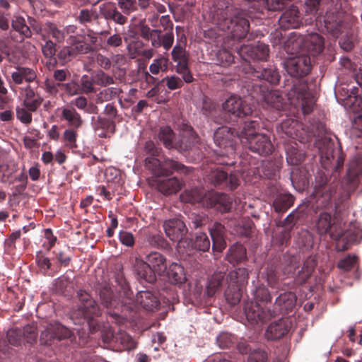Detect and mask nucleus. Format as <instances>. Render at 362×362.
Returning a JSON list of instances; mask_svg holds the SVG:
<instances>
[{
    "label": "nucleus",
    "mask_w": 362,
    "mask_h": 362,
    "mask_svg": "<svg viewBox=\"0 0 362 362\" xmlns=\"http://www.w3.org/2000/svg\"><path fill=\"white\" fill-rule=\"evenodd\" d=\"M336 192L334 186L329 184L325 174L316 177V183L313 195L317 208H327L332 204V197Z\"/></svg>",
    "instance_id": "9b49d317"
},
{
    "label": "nucleus",
    "mask_w": 362,
    "mask_h": 362,
    "mask_svg": "<svg viewBox=\"0 0 362 362\" xmlns=\"http://www.w3.org/2000/svg\"><path fill=\"white\" fill-rule=\"evenodd\" d=\"M99 295L102 300V303L108 309H115L116 310L110 311L109 314L116 320L119 317L118 311L120 308L125 307L130 302L125 298L122 297L123 299L120 301L115 298L112 290L108 284H104L101 285L99 288Z\"/></svg>",
    "instance_id": "a211bd4d"
},
{
    "label": "nucleus",
    "mask_w": 362,
    "mask_h": 362,
    "mask_svg": "<svg viewBox=\"0 0 362 362\" xmlns=\"http://www.w3.org/2000/svg\"><path fill=\"white\" fill-rule=\"evenodd\" d=\"M99 14L106 21H112L119 25H124L127 23V17L122 14L111 1L101 4L99 6Z\"/></svg>",
    "instance_id": "c756f323"
},
{
    "label": "nucleus",
    "mask_w": 362,
    "mask_h": 362,
    "mask_svg": "<svg viewBox=\"0 0 362 362\" xmlns=\"http://www.w3.org/2000/svg\"><path fill=\"white\" fill-rule=\"evenodd\" d=\"M291 327V322L288 319L281 318L269 325L265 336L269 340H278L287 334Z\"/></svg>",
    "instance_id": "7c9ffc66"
},
{
    "label": "nucleus",
    "mask_w": 362,
    "mask_h": 362,
    "mask_svg": "<svg viewBox=\"0 0 362 362\" xmlns=\"http://www.w3.org/2000/svg\"><path fill=\"white\" fill-rule=\"evenodd\" d=\"M136 303L146 310H153L159 306L157 297L149 291H139L136 296Z\"/></svg>",
    "instance_id": "79ce46f5"
},
{
    "label": "nucleus",
    "mask_w": 362,
    "mask_h": 362,
    "mask_svg": "<svg viewBox=\"0 0 362 362\" xmlns=\"http://www.w3.org/2000/svg\"><path fill=\"white\" fill-rule=\"evenodd\" d=\"M172 59L176 65L175 70L182 77L183 81L187 83L194 81V78L189 67V57L187 54L185 45L177 44L171 52Z\"/></svg>",
    "instance_id": "4468645a"
},
{
    "label": "nucleus",
    "mask_w": 362,
    "mask_h": 362,
    "mask_svg": "<svg viewBox=\"0 0 362 362\" xmlns=\"http://www.w3.org/2000/svg\"><path fill=\"white\" fill-rule=\"evenodd\" d=\"M60 118L66 122L69 128L79 129L83 124L81 115L72 106H66L62 108Z\"/></svg>",
    "instance_id": "58836bf2"
},
{
    "label": "nucleus",
    "mask_w": 362,
    "mask_h": 362,
    "mask_svg": "<svg viewBox=\"0 0 362 362\" xmlns=\"http://www.w3.org/2000/svg\"><path fill=\"white\" fill-rule=\"evenodd\" d=\"M141 36L151 41L152 47L158 48L163 47L165 50H169L174 42V34L172 32H166L162 34L160 30H151L148 25H141L140 28Z\"/></svg>",
    "instance_id": "2eb2a0df"
},
{
    "label": "nucleus",
    "mask_w": 362,
    "mask_h": 362,
    "mask_svg": "<svg viewBox=\"0 0 362 362\" xmlns=\"http://www.w3.org/2000/svg\"><path fill=\"white\" fill-rule=\"evenodd\" d=\"M234 56L226 49L213 50L210 53L211 62L223 67L230 66L234 62Z\"/></svg>",
    "instance_id": "a18cd8bd"
},
{
    "label": "nucleus",
    "mask_w": 362,
    "mask_h": 362,
    "mask_svg": "<svg viewBox=\"0 0 362 362\" xmlns=\"http://www.w3.org/2000/svg\"><path fill=\"white\" fill-rule=\"evenodd\" d=\"M302 24V18L297 6H291L281 16L279 25L284 29L298 28Z\"/></svg>",
    "instance_id": "2f4dec72"
},
{
    "label": "nucleus",
    "mask_w": 362,
    "mask_h": 362,
    "mask_svg": "<svg viewBox=\"0 0 362 362\" xmlns=\"http://www.w3.org/2000/svg\"><path fill=\"white\" fill-rule=\"evenodd\" d=\"M347 98L345 100V106L353 112H358L362 110V98L358 95V88L355 86H350L346 92Z\"/></svg>",
    "instance_id": "49530a36"
},
{
    "label": "nucleus",
    "mask_w": 362,
    "mask_h": 362,
    "mask_svg": "<svg viewBox=\"0 0 362 362\" xmlns=\"http://www.w3.org/2000/svg\"><path fill=\"white\" fill-rule=\"evenodd\" d=\"M298 125L296 120L293 119H287L281 122V129L286 136L293 139L296 136V129Z\"/></svg>",
    "instance_id": "774afa93"
},
{
    "label": "nucleus",
    "mask_w": 362,
    "mask_h": 362,
    "mask_svg": "<svg viewBox=\"0 0 362 362\" xmlns=\"http://www.w3.org/2000/svg\"><path fill=\"white\" fill-rule=\"evenodd\" d=\"M251 69L254 77L264 80L271 84L276 85L279 83L280 75L276 68L270 66L268 68L256 67Z\"/></svg>",
    "instance_id": "ea45409f"
},
{
    "label": "nucleus",
    "mask_w": 362,
    "mask_h": 362,
    "mask_svg": "<svg viewBox=\"0 0 362 362\" xmlns=\"http://www.w3.org/2000/svg\"><path fill=\"white\" fill-rule=\"evenodd\" d=\"M212 239V249L214 252H221L226 247L225 240L226 229L223 225L216 222L209 229Z\"/></svg>",
    "instance_id": "473e14b6"
},
{
    "label": "nucleus",
    "mask_w": 362,
    "mask_h": 362,
    "mask_svg": "<svg viewBox=\"0 0 362 362\" xmlns=\"http://www.w3.org/2000/svg\"><path fill=\"white\" fill-rule=\"evenodd\" d=\"M280 261L282 272L284 275L289 276L293 274L298 267L300 257L286 253L282 256Z\"/></svg>",
    "instance_id": "de8ad7c7"
},
{
    "label": "nucleus",
    "mask_w": 362,
    "mask_h": 362,
    "mask_svg": "<svg viewBox=\"0 0 362 362\" xmlns=\"http://www.w3.org/2000/svg\"><path fill=\"white\" fill-rule=\"evenodd\" d=\"M226 259L230 264H238L246 259V249L241 244H233L229 248Z\"/></svg>",
    "instance_id": "09e8293b"
},
{
    "label": "nucleus",
    "mask_w": 362,
    "mask_h": 362,
    "mask_svg": "<svg viewBox=\"0 0 362 362\" xmlns=\"http://www.w3.org/2000/svg\"><path fill=\"white\" fill-rule=\"evenodd\" d=\"M320 162L323 168L327 170L337 156L336 164L334 167V174L343 169L344 156L342 153L334 151V143L330 139L325 138L318 143ZM336 177V175H334Z\"/></svg>",
    "instance_id": "9d476101"
},
{
    "label": "nucleus",
    "mask_w": 362,
    "mask_h": 362,
    "mask_svg": "<svg viewBox=\"0 0 362 362\" xmlns=\"http://www.w3.org/2000/svg\"><path fill=\"white\" fill-rule=\"evenodd\" d=\"M248 279L249 273L245 268L240 267L229 272L226 279L228 287L225 291V296L229 303L236 305L240 302Z\"/></svg>",
    "instance_id": "423d86ee"
},
{
    "label": "nucleus",
    "mask_w": 362,
    "mask_h": 362,
    "mask_svg": "<svg viewBox=\"0 0 362 362\" xmlns=\"http://www.w3.org/2000/svg\"><path fill=\"white\" fill-rule=\"evenodd\" d=\"M208 180L215 187L229 190L236 189L240 185V179L236 174H228L219 168L211 170L208 175Z\"/></svg>",
    "instance_id": "6ab92c4d"
},
{
    "label": "nucleus",
    "mask_w": 362,
    "mask_h": 362,
    "mask_svg": "<svg viewBox=\"0 0 362 362\" xmlns=\"http://www.w3.org/2000/svg\"><path fill=\"white\" fill-rule=\"evenodd\" d=\"M204 206L214 208L221 213H226L232 207V200L226 194L211 192L205 194Z\"/></svg>",
    "instance_id": "5701e85b"
},
{
    "label": "nucleus",
    "mask_w": 362,
    "mask_h": 362,
    "mask_svg": "<svg viewBox=\"0 0 362 362\" xmlns=\"http://www.w3.org/2000/svg\"><path fill=\"white\" fill-rule=\"evenodd\" d=\"M317 265L315 257L309 256L303 262L301 269L298 272L295 277V284L302 285L306 283L308 279L312 276L313 272Z\"/></svg>",
    "instance_id": "a19ab883"
},
{
    "label": "nucleus",
    "mask_w": 362,
    "mask_h": 362,
    "mask_svg": "<svg viewBox=\"0 0 362 362\" xmlns=\"http://www.w3.org/2000/svg\"><path fill=\"white\" fill-rule=\"evenodd\" d=\"M43 97L30 85H27L24 88L23 105L32 112H36L41 106Z\"/></svg>",
    "instance_id": "f704fd0d"
},
{
    "label": "nucleus",
    "mask_w": 362,
    "mask_h": 362,
    "mask_svg": "<svg viewBox=\"0 0 362 362\" xmlns=\"http://www.w3.org/2000/svg\"><path fill=\"white\" fill-rule=\"evenodd\" d=\"M285 69L291 76L304 77L312 69L310 57L305 53H301L291 57L285 62Z\"/></svg>",
    "instance_id": "dca6fc26"
},
{
    "label": "nucleus",
    "mask_w": 362,
    "mask_h": 362,
    "mask_svg": "<svg viewBox=\"0 0 362 362\" xmlns=\"http://www.w3.org/2000/svg\"><path fill=\"white\" fill-rule=\"evenodd\" d=\"M182 187V182L175 177L159 180L157 183L158 191L164 195L176 194Z\"/></svg>",
    "instance_id": "37998d69"
},
{
    "label": "nucleus",
    "mask_w": 362,
    "mask_h": 362,
    "mask_svg": "<svg viewBox=\"0 0 362 362\" xmlns=\"http://www.w3.org/2000/svg\"><path fill=\"white\" fill-rule=\"evenodd\" d=\"M250 115L251 117L244 122L242 130L240 133L236 132L238 139L243 145L252 138L255 137V136L260 134L257 132L261 128V118L257 115L253 116L252 113Z\"/></svg>",
    "instance_id": "c85d7f7f"
},
{
    "label": "nucleus",
    "mask_w": 362,
    "mask_h": 362,
    "mask_svg": "<svg viewBox=\"0 0 362 362\" xmlns=\"http://www.w3.org/2000/svg\"><path fill=\"white\" fill-rule=\"evenodd\" d=\"M169 280L174 284H182L186 280L184 268L179 264L172 263L167 272Z\"/></svg>",
    "instance_id": "603ef678"
},
{
    "label": "nucleus",
    "mask_w": 362,
    "mask_h": 362,
    "mask_svg": "<svg viewBox=\"0 0 362 362\" xmlns=\"http://www.w3.org/2000/svg\"><path fill=\"white\" fill-rule=\"evenodd\" d=\"M362 174V156H356L348 164L346 176L351 187L356 188Z\"/></svg>",
    "instance_id": "72a5a7b5"
},
{
    "label": "nucleus",
    "mask_w": 362,
    "mask_h": 362,
    "mask_svg": "<svg viewBox=\"0 0 362 362\" xmlns=\"http://www.w3.org/2000/svg\"><path fill=\"white\" fill-rule=\"evenodd\" d=\"M115 344L125 351H132L136 348V341L124 331H119L115 333Z\"/></svg>",
    "instance_id": "8fccbe9b"
},
{
    "label": "nucleus",
    "mask_w": 362,
    "mask_h": 362,
    "mask_svg": "<svg viewBox=\"0 0 362 362\" xmlns=\"http://www.w3.org/2000/svg\"><path fill=\"white\" fill-rule=\"evenodd\" d=\"M244 146L250 151L262 156L271 154L274 150V146L270 138L264 134L255 136V137L245 144Z\"/></svg>",
    "instance_id": "393cba45"
},
{
    "label": "nucleus",
    "mask_w": 362,
    "mask_h": 362,
    "mask_svg": "<svg viewBox=\"0 0 362 362\" xmlns=\"http://www.w3.org/2000/svg\"><path fill=\"white\" fill-rule=\"evenodd\" d=\"M92 75L95 85L106 87L115 83L113 77L107 74L102 70H98Z\"/></svg>",
    "instance_id": "e2e57ef3"
},
{
    "label": "nucleus",
    "mask_w": 362,
    "mask_h": 362,
    "mask_svg": "<svg viewBox=\"0 0 362 362\" xmlns=\"http://www.w3.org/2000/svg\"><path fill=\"white\" fill-rule=\"evenodd\" d=\"M23 341L28 344H33L36 341L37 332L35 325H27L21 329Z\"/></svg>",
    "instance_id": "0e129e2a"
},
{
    "label": "nucleus",
    "mask_w": 362,
    "mask_h": 362,
    "mask_svg": "<svg viewBox=\"0 0 362 362\" xmlns=\"http://www.w3.org/2000/svg\"><path fill=\"white\" fill-rule=\"evenodd\" d=\"M296 296L293 292H285L280 294L275 300L272 311L273 317L276 315H286L293 310L296 304Z\"/></svg>",
    "instance_id": "bb28decb"
},
{
    "label": "nucleus",
    "mask_w": 362,
    "mask_h": 362,
    "mask_svg": "<svg viewBox=\"0 0 362 362\" xmlns=\"http://www.w3.org/2000/svg\"><path fill=\"white\" fill-rule=\"evenodd\" d=\"M49 326L50 330L56 339L62 340L69 338L71 335V332L60 323L50 324Z\"/></svg>",
    "instance_id": "680f3d73"
},
{
    "label": "nucleus",
    "mask_w": 362,
    "mask_h": 362,
    "mask_svg": "<svg viewBox=\"0 0 362 362\" xmlns=\"http://www.w3.org/2000/svg\"><path fill=\"white\" fill-rule=\"evenodd\" d=\"M294 197L289 193H281L276 196L272 206L278 214L285 213L294 203Z\"/></svg>",
    "instance_id": "c03bdc74"
},
{
    "label": "nucleus",
    "mask_w": 362,
    "mask_h": 362,
    "mask_svg": "<svg viewBox=\"0 0 362 362\" xmlns=\"http://www.w3.org/2000/svg\"><path fill=\"white\" fill-rule=\"evenodd\" d=\"M37 70L35 69L17 65L14 66L13 71L11 73V78L8 79V83L19 86L24 82L30 85L37 80Z\"/></svg>",
    "instance_id": "a878e982"
},
{
    "label": "nucleus",
    "mask_w": 362,
    "mask_h": 362,
    "mask_svg": "<svg viewBox=\"0 0 362 362\" xmlns=\"http://www.w3.org/2000/svg\"><path fill=\"white\" fill-rule=\"evenodd\" d=\"M237 137V133L226 126L218 128L214 134L215 144L224 150L223 155L235 153Z\"/></svg>",
    "instance_id": "f3484780"
},
{
    "label": "nucleus",
    "mask_w": 362,
    "mask_h": 362,
    "mask_svg": "<svg viewBox=\"0 0 362 362\" xmlns=\"http://www.w3.org/2000/svg\"><path fill=\"white\" fill-rule=\"evenodd\" d=\"M115 282L119 286L118 291L121 297L125 298L129 302L132 301V291L129 289L122 272H119L115 274Z\"/></svg>",
    "instance_id": "4d7b16f0"
},
{
    "label": "nucleus",
    "mask_w": 362,
    "mask_h": 362,
    "mask_svg": "<svg viewBox=\"0 0 362 362\" xmlns=\"http://www.w3.org/2000/svg\"><path fill=\"white\" fill-rule=\"evenodd\" d=\"M99 14L95 9H81L76 16V20L81 25H86L92 23L98 19Z\"/></svg>",
    "instance_id": "6e6d98bb"
},
{
    "label": "nucleus",
    "mask_w": 362,
    "mask_h": 362,
    "mask_svg": "<svg viewBox=\"0 0 362 362\" xmlns=\"http://www.w3.org/2000/svg\"><path fill=\"white\" fill-rule=\"evenodd\" d=\"M95 81H93V75L91 76L88 75H83L80 80V93L89 94L94 93L96 92V89L94 87Z\"/></svg>",
    "instance_id": "052dcab7"
},
{
    "label": "nucleus",
    "mask_w": 362,
    "mask_h": 362,
    "mask_svg": "<svg viewBox=\"0 0 362 362\" xmlns=\"http://www.w3.org/2000/svg\"><path fill=\"white\" fill-rule=\"evenodd\" d=\"M146 263L155 274L163 275L166 272L168 264L165 257L158 252H152L146 257Z\"/></svg>",
    "instance_id": "4c0bfd02"
},
{
    "label": "nucleus",
    "mask_w": 362,
    "mask_h": 362,
    "mask_svg": "<svg viewBox=\"0 0 362 362\" xmlns=\"http://www.w3.org/2000/svg\"><path fill=\"white\" fill-rule=\"evenodd\" d=\"M235 341V336L228 332H222L216 338L217 344L222 349L230 348Z\"/></svg>",
    "instance_id": "338daca9"
},
{
    "label": "nucleus",
    "mask_w": 362,
    "mask_h": 362,
    "mask_svg": "<svg viewBox=\"0 0 362 362\" xmlns=\"http://www.w3.org/2000/svg\"><path fill=\"white\" fill-rule=\"evenodd\" d=\"M223 110L225 114H229L235 119L247 117L252 113L250 105L236 95H231L224 102Z\"/></svg>",
    "instance_id": "aec40b11"
},
{
    "label": "nucleus",
    "mask_w": 362,
    "mask_h": 362,
    "mask_svg": "<svg viewBox=\"0 0 362 362\" xmlns=\"http://www.w3.org/2000/svg\"><path fill=\"white\" fill-rule=\"evenodd\" d=\"M288 98L291 103L296 100L298 105L301 106L304 115L310 114L314 108L315 99L314 95L309 91L308 83L301 80L293 81V86L288 91Z\"/></svg>",
    "instance_id": "6e6552de"
},
{
    "label": "nucleus",
    "mask_w": 362,
    "mask_h": 362,
    "mask_svg": "<svg viewBox=\"0 0 362 362\" xmlns=\"http://www.w3.org/2000/svg\"><path fill=\"white\" fill-rule=\"evenodd\" d=\"M253 88L254 91L259 95L261 100L264 102L267 108L276 111H282L286 109L287 103L279 90H269L267 86L262 83L255 84Z\"/></svg>",
    "instance_id": "ddd939ff"
},
{
    "label": "nucleus",
    "mask_w": 362,
    "mask_h": 362,
    "mask_svg": "<svg viewBox=\"0 0 362 362\" xmlns=\"http://www.w3.org/2000/svg\"><path fill=\"white\" fill-rule=\"evenodd\" d=\"M184 202L190 203H202L204 206L205 194L197 188L186 190L184 194L181 195Z\"/></svg>",
    "instance_id": "13d9d810"
},
{
    "label": "nucleus",
    "mask_w": 362,
    "mask_h": 362,
    "mask_svg": "<svg viewBox=\"0 0 362 362\" xmlns=\"http://www.w3.org/2000/svg\"><path fill=\"white\" fill-rule=\"evenodd\" d=\"M78 304L71 313V319L75 324H83L86 322L90 331L95 332L98 323L96 319L100 315L101 312L97 302L93 299L90 293L81 289L77 292Z\"/></svg>",
    "instance_id": "7ed1b4c3"
},
{
    "label": "nucleus",
    "mask_w": 362,
    "mask_h": 362,
    "mask_svg": "<svg viewBox=\"0 0 362 362\" xmlns=\"http://www.w3.org/2000/svg\"><path fill=\"white\" fill-rule=\"evenodd\" d=\"M158 139L166 148L173 149L175 148L176 143L175 134L170 127H160L158 133Z\"/></svg>",
    "instance_id": "864d4df0"
},
{
    "label": "nucleus",
    "mask_w": 362,
    "mask_h": 362,
    "mask_svg": "<svg viewBox=\"0 0 362 362\" xmlns=\"http://www.w3.org/2000/svg\"><path fill=\"white\" fill-rule=\"evenodd\" d=\"M198 137L193 128L187 124L184 126L180 139L176 141L175 149L180 153H186L195 148Z\"/></svg>",
    "instance_id": "cd10ccee"
},
{
    "label": "nucleus",
    "mask_w": 362,
    "mask_h": 362,
    "mask_svg": "<svg viewBox=\"0 0 362 362\" xmlns=\"http://www.w3.org/2000/svg\"><path fill=\"white\" fill-rule=\"evenodd\" d=\"M146 167L156 177L170 176L174 172L187 175L191 172L189 168L172 158H164L163 161L157 158H146Z\"/></svg>",
    "instance_id": "0eeeda50"
},
{
    "label": "nucleus",
    "mask_w": 362,
    "mask_h": 362,
    "mask_svg": "<svg viewBox=\"0 0 362 362\" xmlns=\"http://www.w3.org/2000/svg\"><path fill=\"white\" fill-rule=\"evenodd\" d=\"M77 29L75 25H69L62 29L65 36L69 35L67 39L69 45L63 47L58 54L59 59L63 62H70L78 54H88L93 50L83 39L74 35Z\"/></svg>",
    "instance_id": "39448f33"
},
{
    "label": "nucleus",
    "mask_w": 362,
    "mask_h": 362,
    "mask_svg": "<svg viewBox=\"0 0 362 362\" xmlns=\"http://www.w3.org/2000/svg\"><path fill=\"white\" fill-rule=\"evenodd\" d=\"M225 279V273L215 272L209 279L206 286V294L208 297H212L221 288Z\"/></svg>",
    "instance_id": "5fc2aeb1"
},
{
    "label": "nucleus",
    "mask_w": 362,
    "mask_h": 362,
    "mask_svg": "<svg viewBox=\"0 0 362 362\" xmlns=\"http://www.w3.org/2000/svg\"><path fill=\"white\" fill-rule=\"evenodd\" d=\"M135 271L138 278L148 283H153L156 280V274L146 263V261L136 260Z\"/></svg>",
    "instance_id": "3c124183"
},
{
    "label": "nucleus",
    "mask_w": 362,
    "mask_h": 362,
    "mask_svg": "<svg viewBox=\"0 0 362 362\" xmlns=\"http://www.w3.org/2000/svg\"><path fill=\"white\" fill-rule=\"evenodd\" d=\"M12 30L18 34L20 42L25 39L31 38L34 33L30 23H26L25 19L21 16H14L11 21Z\"/></svg>",
    "instance_id": "c9c22d12"
},
{
    "label": "nucleus",
    "mask_w": 362,
    "mask_h": 362,
    "mask_svg": "<svg viewBox=\"0 0 362 362\" xmlns=\"http://www.w3.org/2000/svg\"><path fill=\"white\" fill-rule=\"evenodd\" d=\"M316 228L320 235L329 233L331 238L337 242V247L340 251L348 250L352 244L359 243L362 239V229L351 225L346 230H343L335 224L331 214L327 212L320 214Z\"/></svg>",
    "instance_id": "f03ea898"
},
{
    "label": "nucleus",
    "mask_w": 362,
    "mask_h": 362,
    "mask_svg": "<svg viewBox=\"0 0 362 362\" xmlns=\"http://www.w3.org/2000/svg\"><path fill=\"white\" fill-rule=\"evenodd\" d=\"M78 129L76 128H68L64 130L62 139L64 146L66 148L74 149L78 147L76 143L78 138Z\"/></svg>",
    "instance_id": "bf43d9fd"
},
{
    "label": "nucleus",
    "mask_w": 362,
    "mask_h": 362,
    "mask_svg": "<svg viewBox=\"0 0 362 362\" xmlns=\"http://www.w3.org/2000/svg\"><path fill=\"white\" fill-rule=\"evenodd\" d=\"M269 46L262 42L257 45H243L238 53L245 61H265L269 57Z\"/></svg>",
    "instance_id": "4be33fe9"
},
{
    "label": "nucleus",
    "mask_w": 362,
    "mask_h": 362,
    "mask_svg": "<svg viewBox=\"0 0 362 362\" xmlns=\"http://www.w3.org/2000/svg\"><path fill=\"white\" fill-rule=\"evenodd\" d=\"M286 161L290 165H298L304 160V154L298 149V144L293 139H289L284 144Z\"/></svg>",
    "instance_id": "e433bc0d"
},
{
    "label": "nucleus",
    "mask_w": 362,
    "mask_h": 362,
    "mask_svg": "<svg viewBox=\"0 0 362 362\" xmlns=\"http://www.w3.org/2000/svg\"><path fill=\"white\" fill-rule=\"evenodd\" d=\"M28 21L34 33L39 35L43 40H50L49 38L52 37L57 42L60 43L64 41L65 35L62 29L59 28L56 23L47 21L42 24L33 17H28Z\"/></svg>",
    "instance_id": "f8f14e48"
},
{
    "label": "nucleus",
    "mask_w": 362,
    "mask_h": 362,
    "mask_svg": "<svg viewBox=\"0 0 362 362\" xmlns=\"http://www.w3.org/2000/svg\"><path fill=\"white\" fill-rule=\"evenodd\" d=\"M247 13L235 6L233 0H216L211 11L213 23L235 40L244 39L250 30Z\"/></svg>",
    "instance_id": "f257e3e1"
},
{
    "label": "nucleus",
    "mask_w": 362,
    "mask_h": 362,
    "mask_svg": "<svg viewBox=\"0 0 362 362\" xmlns=\"http://www.w3.org/2000/svg\"><path fill=\"white\" fill-rule=\"evenodd\" d=\"M252 294L257 302L261 301L267 303L270 302L272 300L270 292L269 291L268 288L263 284L257 286L255 290L252 291Z\"/></svg>",
    "instance_id": "69168bd1"
},
{
    "label": "nucleus",
    "mask_w": 362,
    "mask_h": 362,
    "mask_svg": "<svg viewBox=\"0 0 362 362\" xmlns=\"http://www.w3.org/2000/svg\"><path fill=\"white\" fill-rule=\"evenodd\" d=\"M244 311L247 320L251 324L264 322L273 317L272 311L264 310L257 301H246L244 304Z\"/></svg>",
    "instance_id": "412c9836"
},
{
    "label": "nucleus",
    "mask_w": 362,
    "mask_h": 362,
    "mask_svg": "<svg viewBox=\"0 0 362 362\" xmlns=\"http://www.w3.org/2000/svg\"><path fill=\"white\" fill-rule=\"evenodd\" d=\"M163 228L166 235L173 242L180 243L187 233L188 229L184 221L180 218L165 221Z\"/></svg>",
    "instance_id": "b1692460"
},
{
    "label": "nucleus",
    "mask_w": 362,
    "mask_h": 362,
    "mask_svg": "<svg viewBox=\"0 0 362 362\" xmlns=\"http://www.w3.org/2000/svg\"><path fill=\"white\" fill-rule=\"evenodd\" d=\"M341 0L335 1L327 8L325 16H315L316 25L319 30L331 33L334 37L346 32L348 24L344 22Z\"/></svg>",
    "instance_id": "20e7f679"
},
{
    "label": "nucleus",
    "mask_w": 362,
    "mask_h": 362,
    "mask_svg": "<svg viewBox=\"0 0 362 362\" xmlns=\"http://www.w3.org/2000/svg\"><path fill=\"white\" fill-rule=\"evenodd\" d=\"M303 42V49L309 56L315 57L322 53L324 49V38L317 33L310 34L305 41L302 38L296 40L290 38L285 42V49L287 52L298 53Z\"/></svg>",
    "instance_id": "1a4fd4ad"
}]
</instances>
